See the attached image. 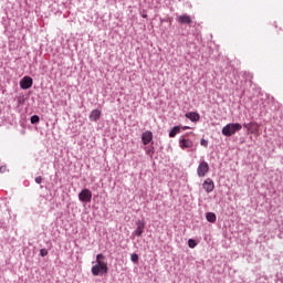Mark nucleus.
<instances>
[{
	"instance_id": "1",
	"label": "nucleus",
	"mask_w": 283,
	"mask_h": 283,
	"mask_svg": "<svg viewBox=\"0 0 283 283\" xmlns=\"http://www.w3.org/2000/svg\"><path fill=\"white\" fill-rule=\"evenodd\" d=\"M240 129H242V124L239 123H230L228 125H226L222 128V135L227 136V137H231L233 136V134H235L237 132H240Z\"/></svg>"
},
{
	"instance_id": "2",
	"label": "nucleus",
	"mask_w": 283,
	"mask_h": 283,
	"mask_svg": "<svg viewBox=\"0 0 283 283\" xmlns=\"http://www.w3.org/2000/svg\"><path fill=\"white\" fill-rule=\"evenodd\" d=\"M107 271H108L107 263H105L103 261H98V263L93 265L91 269V273L94 276H98V275H101V273H102V275H104V273H107Z\"/></svg>"
},
{
	"instance_id": "3",
	"label": "nucleus",
	"mask_w": 283,
	"mask_h": 283,
	"mask_svg": "<svg viewBox=\"0 0 283 283\" xmlns=\"http://www.w3.org/2000/svg\"><path fill=\"white\" fill-rule=\"evenodd\" d=\"M209 174V164L206 160L200 161L197 168V176L205 178Z\"/></svg>"
},
{
	"instance_id": "4",
	"label": "nucleus",
	"mask_w": 283,
	"mask_h": 283,
	"mask_svg": "<svg viewBox=\"0 0 283 283\" xmlns=\"http://www.w3.org/2000/svg\"><path fill=\"white\" fill-rule=\"evenodd\" d=\"M80 202H92V190L85 188L78 193Z\"/></svg>"
},
{
	"instance_id": "5",
	"label": "nucleus",
	"mask_w": 283,
	"mask_h": 283,
	"mask_svg": "<svg viewBox=\"0 0 283 283\" xmlns=\"http://www.w3.org/2000/svg\"><path fill=\"white\" fill-rule=\"evenodd\" d=\"M202 187H203L206 193H211L213 191V189H216V184L213 182V179L207 178L203 181Z\"/></svg>"
},
{
	"instance_id": "6",
	"label": "nucleus",
	"mask_w": 283,
	"mask_h": 283,
	"mask_svg": "<svg viewBox=\"0 0 283 283\" xmlns=\"http://www.w3.org/2000/svg\"><path fill=\"white\" fill-rule=\"evenodd\" d=\"M137 228L136 230L133 232V235H135L136 238H140V235H143L144 231H145V221L143 220H138L136 222Z\"/></svg>"
},
{
	"instance_id": "7",
	"label": "nucleus",
	"mask_w": 283,
	"mask_h": 283,
	"mask_svg": "<svg viewBox=\"0 0 283 283\" xmlns=\"http://www.w3.org/2000/svg\"><path fill=\"white\" fill-rule=\"evenodd\" d=\"M32 77L30 76H24L21 81H20V87L22 90H30V87H32Z\"/></svg>"
},
{
	"instance_id": "8",
	"label": "nucleus",
	"mask_w": 283,
	"mask_h": 283,
	"mask_svg": "<svg viewBox=\"0 0 283 283\" xmlns=\"http://www.w3.org/2000/svg\"><path fill=\"white\" fill-rule=\"evenodd\" d=\"M142 140L144 145H149L154 140V134L150 130H146L142 134Z\"/></svg>"
},
{
	"instance_id": "9",
	"label": "nucleus",
	"mask_w": 283,
	"mask_h": 283,
	"mask_svg": "<svg viewBox=\"0 0 283 283\" xmlns=\"http://www.w3.org/2000/svg\"><path fill=\"white\" fill-rule=\"evenodd\" d=\"M179 147H181L182 149H191V147H193V142L191 139L180 138Z\"/></svg>"
},
{
	"instance_id": "10",
	"label": "nucleus",
	"mask_w": 283,
	"mask_h": 283,
	"mask_svg": "<svg viewBox=\"0 0 283 283\" xmlns=\"http://www.w3.org/2000/svg\"><path fill=\"white\" fill-rule=\"evenodd\" d=\"M178 23H180L181 25H189L191 23V17H189V14L185 13L181 14L177 18Z\"/></svg>"
},
{
	"instance_id": "11",
	"label": "nucleus",
	"mask_w": 283,
	"mask_h": 283,
	"mask_svg": "<svg viewBox=\"0 0 283 283\" xmlns=\"http://www.w3.org/2000/svg\"><path fill=\"white\" fill-rule=\"evenodd\" d=\"M185 116H186V118L191 120V123H198V120H200V114H198L196 112H189Z\"/></svg>"
},
{
	"instance_id": "12",
	"label": "nucleus",
	"mask_w": 283,
	"mask_h": 283,
	"mask_svg": "<svg viewBox=\"0 0 283 283\" xmlns=\"http://www.w3.org/2000/svg\"><path fill=\"white\" fill-rule=\"evenodd\" d=\"M90 120L92 123H96V120H98V118H101V111L98 109H93L88 116Z\"/></svg>"
},
{
	"instance_id": "13",
	"label": "nucleus",
	"mask_w": 283,
	"mask_h": 283,
	"mask_svg": "<svg viewBox=\"0 0 283 283\" xmlns=\"http://www.w3.org/2000/svg\"><path fill=\"white\" fill-rule=\"evenodd\" d=\"M180 134V126H175L170 132H169V137L170 138H176V135Z\"/></svg>"
},
{
	"instance_id": "14",
	"label": "nucleus",
	"mask_w": 283,
	"mask_h": 283,
	"mask_svg": "<svg viewBox=\"0 0 283 283\" xmlns=\"http://www.w3.org/2000/svg\"><path fill=\"white\" fill-rule=\"evenodd\" d=\"M206 219L208 222H216V220H218V218L216 217V213L213 212H208L206 213Z\"/></svg>"
},
{
	"instance_id": "15",
	"label": "nucleus",
	"mask_w": 283,
	"mask_h": 283,
	"mask_svg": "<svg viewBox=\"0 0 283 283\" xmlns=\"http://www.w3.org/2000/svg\"><path fill=\"white\" fill-rule=\"evenodd\" d=\"M188 247H189L190 249H196V247H198V243L196 242V240L189 239V240H188Z\"/></svg>"
},
{
	"instance_id": "16",
	"label": "nucleus",
	"mask_w": 283,
	"mask_h": 283,
	"mask_svg": "<svg viewBox=\"0 0 283 283\" xmlns=\"http://www.w3.org/2000/svg\"><path fill=\"white\" fill-rule=\"evenodd\" d=\"M154 146H147L146 148H145V153H146V155L147 156H151V154H154Z\"/></svg>"
},
{
	"instance_id": "17",
	"label": "nucleus",
	"mask_w": 283,
	"mask_h": 283,
	"mask_svg": "<svg viewBox=\"0 0 283 283\" xmlns=\"http://www.w3.org/2000/svg\"><path fill=\"white\" fill-rule=\"evenodd\" d=\"M39 120H40V117L38 115L31 116V125H36Z\"/></svg>"
},
{
	"instance_id": "18",
	"label": "nucleus",
	"mask_w": 283,
	"mask_h": 283,
	"mask_svg": "<svg viewBox=\"0 0 283 283\" xmlns=\"http://www.w3.org/2000/svg\"><path fill=\"white\" fill-rule=\"evenodd\" d=\"M130 260H132V262H134V264L138 263V254L133 253V254L130 255Z\"/></svg>"
},
{
	"instance_id": "19",
	"label": "nucleus",
	"mask_w": 283,
	"mask_h": 283,
	"mask_svg": "<svg viewBox=\"0 0 283 283\" xmlns=\"http://www.w3.org/2000/svg\"><path fill=\"white\" fill-rule=\"evenodd\" d=\"M200 145H201L202 147H209V142H208L207 139L202 138V139L200 140Z\"/></svg>"
},
{
	"instance_id": "20",
	"label": "nucleus",
	"mask_w": 283,
	"mask_h": 283,
	"mask_svg": "<svg viewBox=\"0 0 283 283\" xmlns=\"http://www.w3.org/2000/svg\"><path fill=\"white\" fill-rule=\"evenodd\" d=\"M40 255H41L42 258H45V255H48V251H46L45 249H41V250H40Z\"/></svg>"
},
{
	"instance_id": "21",
	"label": "nucleus",
	"mask_w": 283,
	"mask_h": 283,
	"mask_svg": "<svg viewBox=\"0 0 283 283\" xmlns=\"http://www.w3.org/2000/svg\"><path fill=\"white\" fill-rule=\"evenodd\" d=\"M35 182H36V185H41V182H43V177H41V176L36 177Z\"/></svg>"
},
{
	"instance_id": "22",
	"label": "nucleus",
	"mask_w": 283,
	"mask_h": 283,
	"mask_svg": "<svg viewBox=\"0 0 283 283\" xmlns=\"http://www.w3.org/2000/svg\"><path fill=\"white\" fill-rule=\"evenodd\" d=\"M103 258H105L103 254H97L96 255V262L98 264V262H101V260H103Z\"/></svg>"
},
{
	"instance_id": "23",
	"label": "nucleus",
	"mask_w": 283,
	"mask_h": 283,
	"mask_svg": "<svg viewBox=\"0 0 283 283\" xmlns=\"http://www.w3.org/2000/svg\"><path fill=\"white\" fill-rule=\"evenodd\" d=\"M7 169L8 168L6 166H1L0 167V174H6Z\"/></svg>"
},
{
	"instance_id": "24",
	"label": "nucleus",
	"mask_w": 283,
	"mask_h": 283,
	"mask_svg": "<svg viewBox=\"0 0 283 283\" xmlns=\"http://www.w3.org/2000/svg\"><path fill=\"white\" fill-rule=\"evenodd\" d=\"M245 129H249L251 127V124H244Z\"/></svg>"
},
{
	"instance_id": "25",
	"label": "nucleus",
	"mask_w": 283,
	"mask_h": 283,
	"mask_svg": "<svg viewBox=\"0 0 283 283\" xmlns=\"http://www.w3.org/2000/svg\"><path fill=\"white\" fill-rule=\"evenodd\" d=\"M182 129H184V130L190 129V127H189V126H184Z\"/></svg>"
},
{
	"instance_id": "26",
	"label": "nucleus",
	"mask_w": 283,
	"mask_h": 283,
	"mask_svg": "<svg viewBox=\"0 0 283 283\" xmlns=\"http://www.w3.org/2000/svg\"><path fill=\"white\" fill-rule=\"evenodd\" d=\"M142 17H143V19H147V14H143Z\"/></svg>"
}]
</instances>
